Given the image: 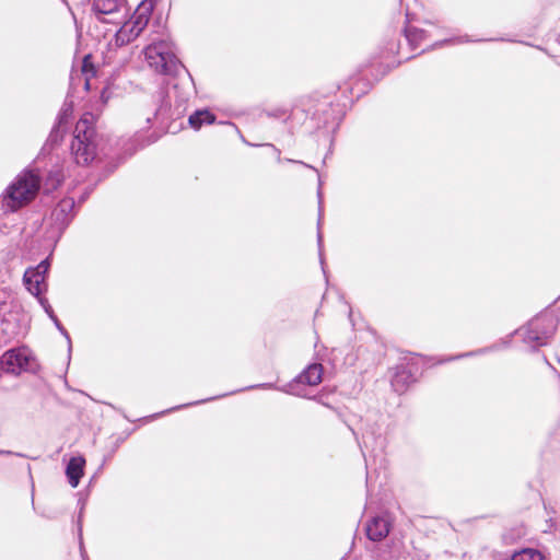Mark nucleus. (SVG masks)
Listing matches in <instances>:
<instances>
[{
  "label": "nucleus",
  "mask_w": 560,
  "mask_h": 560,
  "mask_svg": "<svg viewBox=\"0 0 560 560\" xmlns=\"http://www.w3.org/2000/svg\"><path fill=\"white\" fill-rule=\"evenodd\" d=\"M94 117L85 113L75 124L71 142V153L77 164L88 165L94 161L113 155V144L109 138L95 132Z\"/></svg>",
  "instance_id": "1"
},
{
  "label": "nucleus",
  "mask_w": 560,
  "mask_h": 560,
  "mask_svg": "<svg viewBox=\"0 0 560 560\" xmlns=\"http://www.w3.org/2000/svg\"><path fill=\"white\" fill-rule=\"evenodd\" d=\"M42 175L36 168L21 172L0 197V209L14 212L30 203L40 187Z\"/></svg>",
  "instance_id": "2"
},
{
  "label": "nucleus",
  "mask_w": 560,
  "mask_h": 560,
  "mask_svg": "<svg viewBox=\"0 0 560 560\" xmlns=\"http://www.w3.org/2000/svg\"><path fill=\"white\" fill-rule=\"evenodd\" d=\"M558 324L559 320L556 315L552 313H544L530 319L526 326L515 332L521 334L526 345L536 349L550 342Z\"/></svg>",
  "instance_id": "3"
},
{
  "label": "nucleus",
  "mask_w": 560,
  "mask_h": 560,
  "mask_svg": "<svg viewBox=\"0 0 560 560\" xmlns=\"http://www.w3.org/2000/svg\"><path fill=\"white\" fill-rule=\"evenodd\" d=\"M143 54L149 67L158 73L170 74L177 69L178 60L173 43L166 38L154 39L144 48Z\"/></svg>",
  "instance_id": "4"
},
{
  "label": "nucleus",
  "mask_w": 560,
  "mask_h": 560,
  "mask_svg": "<svg viewBox=\"0 0 560 560\" xmlns=\"http://www.w3.org/2000/svg\"><path fill=\"white\" fill-rule=\"evenodd\" d=\"M323 365L320 363H312L307 368H305L292 382L285 384L282 387H277L272 383H261L257 385H252L243 390L246 389H254V388H264V389H278L283 393L302 397V398H310L306 390L301 387V385H308V386H316L318 385L323 380Z\"/></svg>",
  "instance_id": "5"
},
{
  "label": "nucleus",
  "mask_w": 560,
  "mask_h": 560,
  "mask_svg": "<svg viewBox=\"0 0 560 560\" xmlns=\"http://www.w3.org/2000/svg\"><path fill=\"white\" fill-rule=\"evenodd\" d=\"M49 259L42 260L36 267L27 268L23 276V282L27 291L34 296H39L46 290V275L49 270Z\"/></svg>",
  "instance_id": "6"
},
{
  "label": "nucleus",
  "mask_w": 560,
  "mask_h": 560,
  "mask_svg": "<svg viewBox=\"0 0 560 560\" xmlns=\"http://www.w3.org/2000/svg\"><path fill=\"white\" fill-rule=\"evenodd\" d=\"M346 113L342 107H324L322 110L315 114L317 120V128L324 130L326 133H335Z\"/></svg>",
  "instance_id": "7"
},
{
  "label": "nucleus",
  "mask_w": 560,
  "mask_h": 560,
  "mask_svg": "<svg viewBox=\"0 0 560 560\" xmlns=\"http://www.w3.org/2000/svg\"><path fill=\"white\" fill-rule=\"evenodd\" d=\"M125 0H93L92 10L102 22H114L121 13Z\"/></svg>",
  "instance_id": "8"
},
{
  "label": "nucleus",
  "mask_w": 560,
  "mask_h": 560,
  "mask_svg": "<svg viewBox=\"0 0 560 560\" xmlns=\"http://www.w3.org/2000/svg\"><path fill=\"white\" fill-rule=\"evenodd\" d=\"M75 201L71 197L61 199L51 211V220L59 232H62L74 217Z\"/></svg>",
  "instance_id": "9"
},
{
  "label": "nucleus",
  "mask_w": 560,
  "mask_h": 560,
  "mask_svg": "<svg viewBox=\"0 0 560 560\" xmlns=\"http://www.w3.org/2000/svg\"><path fill=\"white\" fill-rule=\"evenodd\" d=\"M415 381L416 377L411 371V368L406 364H400L395 368L390 384L396 393L402 394Z\"/></svg>",
  "instance_id": "10"
},
{
  "label": "nucleus",
  "mask_w": 560,
  "mask_h": 560,
  "mask_svg": "<svg viewBox=\"0 0 560 560\" xmlns=\"http://www.w3.org/2000/svg\"><path fill=\"white\" fill-rule=\"evenodd\" d=\"M390 528L389 521L384 516H375L366 524V536L370 540L380 541L385 538Z\"/></svg>",
  "instance_id": "11"
},
{
  "label": "nucleus",
  "mask_w": 560,
  "mask_h": 560,
  "mask_svg": "<svg viewBox=\"0 0 560 560\" xmlns=\"http://www.w3.org/2000/svg\"><path fill=\"white\" fill-rule=\"evenodd\" d=\"M85 458L83 456L71 457L66 467V476L72 488H77L84 474Z\"/></svg>",
  "instance_id": "12"
},
{
  "label": "nucleus",
  "mask_w": 560,
  "mask_h": 560,
  "mask_svg": "<svg viewBox=\"0 0 560 560\" xmlns=\"http://www.w3.org/2000/svg\"><path fill=\"white\" fill-rule=\"evenodd\" d=\"M215 120L214 114H212L207 107L202 109H197L194 114H191L188 118L189 126L199 130L203 125H211Z\"/></svg>",
  "instance_id": "13"
},
{
  "label": "nucleus",
  "mask_w": 560,
  "mask_h": 560,
  "mask_svg": "<svg viewBox=\"0 0 560 560\" xmlns=\"http://www.w3.org/2000/svg\"><path fill=\"white\" fill-rule=\"evenodd\" d=\"M171 108L172 107L167 106L158 107L156 110L154 112V119L158 121L160 129L164 130L165 132L176 133L182 128L183 124L179 122L178 125H176L175 121L171 124H165L163 120L164 117L168 115Z\"/></svg>",
  "instance_id": "14"
},
{
  "label": "nucleus",
  "mask_w": 560,
  "mask_h": 560,
  "mask_svg": "<svg viewBox=\"0 0 560 560\" xmlns=\"http://www.w3.org/2000/svg\"><path fill=\"white\" fill-rule=\"evenodd\" d=\"M151 10V4H147L143 2L138 9L136 14L129 21L131 26L136 28L138 32H142L148 24L149 20V11Z\"/></svg>",
  "instance_id": "15"
},
{
  "label": "nucleus",
  "mask_w": 560,
  "mask_h": 560,
  "mask_svg": "<svg viewBox=\"0 0 560 560\" xmlns=\"http://www.w3.org/2000/svg\"><path fill=\"white\" fill-rule=\"evenodd\" d=\"M141 33L136 31L135 27L131 26V23L126 22L116 33V44L117 45H126L137 38Z\"/></svg>",
  "instance_id": "16"
},
{
  "label": "nucleus",
  "mask_w": 560,
  "mask_h": 560,
  "mask_svg": "<svg viewBox=\"0 0 560 560\" xmlns=\"http://www.w3.org/2000/svg\"><path fill=\"white\" fill-rule=\"evenodd\" d=\"M544 555L533 548H525L513 553V560H544Z\"/></svg>",
  "instance_id": "17"
},
{
  "label": "nucleus",
  "mask_w": 560,
  "mask_h": 560,
  "mask_svg": "<svg viewBox=\"0 0 560 560\" xmlns=\"http://www.w3.org/2000/svg\"><path fill=\"white\" fill-rule=\"evenodd\" d=\"M65 175L60 167H55L49 171L46 178V186L48 189H56L63 180Z\"/></svg>",
  "instance_id": "18"
},
{
  "label": "nucleus",
  "mask_w": 560,
  "mask_h": 560,
  "mask_svg": "<svg viewBox=\"0 0 560 560\" xmlns=\"http://www.w3.org/2000/svg\"><path fill=\"white\" fill-rule=\"evenodd\" d=\"M81 72L84 75L85 89H89V81L96 73L91 56H85L82 61Z\"/></svg>",
  "instance_id": "19"
},
{
  "label": "nucleus",
  "mask_w": 560,
  "mask_h": 560,
  "mask_svg": "<svg viewBox=\"0 0 560 560\" xmlns=\"http://www.w3.org/2000/svg\"><path fill=\"white\" fill-rule=\"evenodd\" d=\"M242 141L246 144V145H249V147H266L268 149H270L272 151V153L275 154L276 156V160L277 162H282V158H281V153H280V150L275 147L273 144L271 143H262V144H256V143H252L249 141H247L245 138L242 137Z\"/></svg>",
  "instance_id": "20"
},
{
  "label": "nucleus",
  "mask_w": 560,
  "mask_h": 560,
  "mask_svg": "<svg viewBox=\"0 0 560 560\" xmlns=\"http://www.w3.org/2000/svg\"><path fill=\"white\" fill-rule=\"evenodd\" d=\"M399 555V549L394 548L390 550L387 549H380L376 553L377 560H394Z\"/></svg>",
  "instance_id": "21"
},
{
  "label": "nucleus",
  "mask_w": 560,
  "mask_h": 560,
  "mask_svg": "<svg viewBox=\"0 0 560 560\" xmlns=\"http://www.w3.org/2000/svg\"><path fill=\"white\" fill-rule=\"evenodd\" d=\"M50 319L54 322L56 328L60 331V334L67 339L69 351H71V338H70L69 332L62 326V324L60 323V320L58 319V317L56 315L54 317H51Z\"/></svg>",
  "instance_id": "22"
},
{
  "label": "nucleus",
  "mask_w": 560,
  "mask_h": 560,
  "mask_svg": "<svg viewBox=\"0 0 560 560\" xmlns=\"http://www.w3.org/2000/svg\"><path fill=\"white\" fill-rule=\"evenodd\" d=\"M38 302L40 306L44 308L45 313L48 315L49 318L54 317L56 314L49 304L48 300L46 298H43L42 295L37 296Z\"/></svg>",
  "instance_id": "23"
},
{
  "label": "nucleus",
  "mask_w": 560,
  "mask_h": 560,
  "mask_svg": "<svg viewBox=\"0 0 560 560\" xmlns=\"http://www.w3.org/2000/svg\"><path fill=\"white\" fill-rule=\"evenodd\" d=\"M224 396H226V394L218 396V397H214V398H208V399H202V400L190 402V404H185V405L176 406V407H173V408H171V409H168L166 411H163L162 413L171 412V411H174V410H179V409L186 408L188 406H194V405L202 404V402L210 401L212 399H215V398H219V397H224Z\"/></svg>",
  "instance_id": "24"
},
{
  "label": "nucleus",
  "mask_w": 560,
  "mask_h": 560,
  "mask_svg": "<svg viewBox=\"0 0 560 560\" xmlns=\"http://www.w3.org/2000/svg\"><path fill=\"white\" fill-rule=\"evenodd\" d=\"M71 109H72V107H68L61 114L58 115V128L62 126L63 119H66L68 117V115H70Z\"/></svg>",
  "instance_id": "25"
},
{
  "label": "nucleus",
  "mask_w": 560,
  "mask_h": 560,
  "mask_svg": "<svg viewBox=\"0 0 560 560\" xmlns=\"http://www.w3.org/2000/svg\"><path fill=\"white\" fill-rule=\"evenodd\" d=\"M488 350L489 349L485 348V349H480L478 351L467 352V353L457 355L456 359L464 358V357H471V355H476V354H482V353H486Z\"/></svg>",
  "instance_id": "26"
},
{
  "label": "nucleus",
  "mask_w": 560,
  "mask_h": 560,
  "mask_svg": "<svg viewBox=\"0 0 560 560\" xmlns=\"http://www.w3.org/2000/svg\"><path fill=\"white\" fill-rule=\"evenodd\" d=\"M284 161L290 162V163L301 164V165H303V166H305V167L312 168V170H314L315 172H317V170H316L315 167H313L312 165L306 164V163H304V162H302V161L292 160V159H285Z\"/></svg>",
  "instance_id": "27"
},
{
  "label": "nucleus",
  "mask_w": 560,
  "mask_h": 560,
  "mask_svg": "<svg viewBox=\"0 0 560 560\" xmlns=\"http://www.w3.org/2000/svg\"><path fill=\"white\" fill-rule=\"evenodd\" d=\"M373 438V433L372 432H365L363 433V442L364 444L368 446L369 445V442L370 440Z\"/></svg>",
  "instance_id": "28"
},
{
  "label": "nucleus",
  "mask_w": 560,
  "mask_h": 560,
  "mask_svg": "<svg viewBox=\"0 0 560 560\" xmlns=\"http://www.w3.org/2000/svg\"><path fill=\"white\" fill-rule=\"evenodd\" d=\"M322 242H323L322 234L318 233V245H319V248H322ZM319 255H320V262L323 264L322 249H319Z\"/></svg>",
  "instance_id": "29"
},
{
  "label": "nucleus",
  "mask_w": 560,
  "mask_h": 560,
  "mask_svg": "<svg viewBox=\"0 0 560 560\" xmlns=\"http://www.w3.org/2000/svg\"><path fill=\"white\" fill-rule=\"evenodd\" d=\"M493 560H513V555L511 557L508 556H498Z\"/></svg>",
  "instance_id": "30"
},
{
  "label": "nucleus",
  "mask_w": 560,
  "mask_h": 560,
  "mask_svg": "<svg viewBox=\"0 0 560 560\" xmlns=\"http://www.w3.org/2000/svg\"><path fill=\"white\" fill-rule=\"evenodd\" d=\"M11 454H12L11 451L0 450V455H11Z\"/></svg>",
  "instance_id": "31"
},
{
  "label": "nucleus",
  "mask_w": 560,
  "mask_h": 560,
  "mask_svg": "<svg viewBox=\"0 0 560 560\" xmlns=\"http://www.w3.org/2000/svg\"><path fill=\"white\" fill-rule=\"evenodd\" d=\"M511 337H512V336H508V337H506V340H504V341H503V345H504V346H506V345L510 342Z\"/></svg>",
  "instance_id": "32"
},
{
  "label": "nucleus",
  "mask_w": 560,
  "mask_h": 560,
  "mask_svg": "<svg viewBox=\"0 0 560 560\" xmlns=\"http://www.w3.org/2000/svg\"><path fill=\"white\" fill-rule=\"evenodd\" d=\"M13 337H14V332L13 331L8 334V339H11Z\"/></svg>",
  "instance_id": "33"
},
{
  "label": "nucleus",
  "mask_w": 560,
  "mask_h": 560,
  "mask_svg": "<svg viewBox=\"0 0 560 560\" xmlns=\"http://www.w3.org/2000/svg\"><path fill=\"white\" fill-rule=\"evenodd\" d=\"M5 295V292H0V301L2 300V298H4Z\"/></svg>",
  "instance_id": "34"
},
{
  "label": "nucleus",
  "mask_w": 560,
  "mask_h": 560,
  "mask_svg": "<svg viewBox=\"0 0 560 560\" xmlns=\"http://www.w3.org/2000/svg\"><path fill=\"white\" fill-rule=\"evenodd\" d=\"M237 133H240V137H241V138H242V137L244 138V136L241 133V130H237Z\"/></svg>",
  "instance_id": "35"
}]
</instances>
